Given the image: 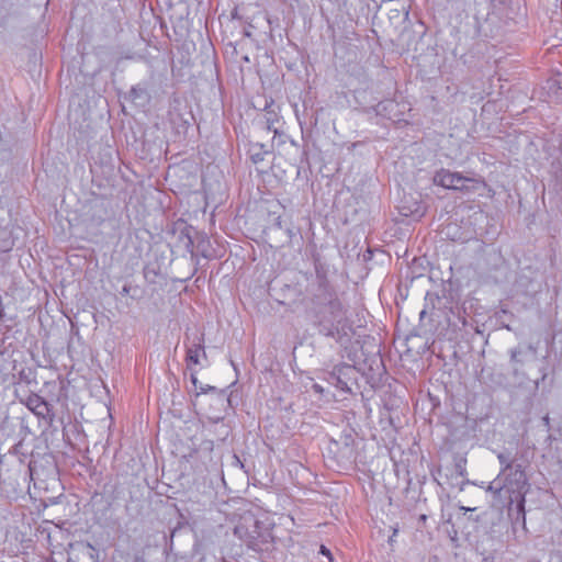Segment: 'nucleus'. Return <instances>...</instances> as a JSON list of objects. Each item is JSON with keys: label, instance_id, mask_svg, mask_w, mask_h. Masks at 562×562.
Listing matches in <instances>:
<instances>
[{"label": "nucleus", "instance_id": "1", "mask_svg": "<svg viewBox=\"0 0 562 562\" xmlns=\"http://www.w3.org/2000/svg\"><path fill=\"white\" fill-rule=\"evenodd\" d=\"M302 291V304L313 318L318 334L333 338L341 346L351 340L352 325L347 310L330 281H306Z\"/></svg>", "mask_w": 562, "mask_h": 562}, {"label": "nucleus", "instance_id": "2", "mask_svg": "<svg viewBox=\"0 0 562 562\" xmlns=\"http://www.w3.org/2000/svg\"><path fill=\"white\" fill-rule=\"evenodd\" d=\"M234 535L244 542L248 549L257 552L267 551L272 541L270 530L265 527L251 513L240 516L234 527Z\"/></svg>", "mask_w": 562, "mask_h": 562}, {"label": "nucleus", "instance_id": "3", "mask_svg": "<svg viewBox=\"0 0 562 562\" xmlns=\"http://www.w3.org/2000/svg\"><path fill=\"white\" fill-rule=\"evenodd\" d=\"M506 492L510 502L517 503V508L525 515L526 494L528 492V479L521 464L517 463L514 469L502 474Z\"/></svg>", "mask_w": 562, "mask_h": 562}, {"label": "nucleus", "instance_id": "4", "mask_svg": "<svg viewBox=\"0 0 562 562\" xmlns=\"http://www.w3.org/2000/svg\"><path fill=\"white\" fill-rule=\"evenodd\" d=\"M327 375L324 380L331 385L335 386H360L361 382L369 384V386H375L374 383H371L367 375L361 372L357 367L352 364L341 363L335 366L330 372L326 373Z\"/></svg>", "mask_w": 562, "mask_h": 562}, {"label": "nucleus", "instance_id": "5", "mask_svg": "<svg viewBox=\"0 0 562 562\" xmlns=\"http://www.w3.org/2000/svg\"><path fill=\"white\" fill-rule=\"evenodd\" d=\"M432 182L436 186L442 187L448 190L471 192L476 188L469 183H480L481 181L464 177L462 173L457 171H450L449 169L441 168L434 175Z\"/></svg>", "mask_w": 562, "mask_h": 562}, {"label": "nucleus", "instance_id": "6", "mask_svg": "<svg viewBox=\"0 0 562 562\" xmlns=\"http://www.w3.org/2000/svg\"><path fill=\"white\" fill-rule=\"evenodd\" d=\"M404 104L398 103L394 99H385L374 105L373 110L378 116L393 122H400L404 120Z\"/></svg>", "mask_w": 562, "mask_h": 562}, {"label": "nucleus", "instance_id": "7", "mask_svg": "<svg viewBox=\"0 0 562 562\" xmlns=\"http://www.w3.org/2000/svg\"><path fill=\"white\" fill-rule=\"evenodd\" d=\"M510 363L515 373H517L529 360H535L537 347L532 344L518 345L509 350Z\"/></svg>", "mask_w": 562, "mask_h": 562}, {"label": "nucleus", "instance_id": "8", "mask_svg": "<svg viewBox=\"0 0 562 562\" xmlns=\"http://www.w3.org/2000/svg\"><path fill=\"white\" fill-rule=\"evenodd\" d=\"M68 562H98V551L88 542L70 544Z\"/></svg>", "mask_w": 562, "mask_h": 562}, {"label": "nucleus", "instance_id": "9", "mask_svg": "<svg viewBox=\"0 0 562 562\" xmlns=\"http://www.w3.org/2000/svg\"><path fill=\"white\" fill-rule=\"evenodd\" d=\"M201 358H206L203 334L194 335L189 345H187L186 361L188 368L192 369V366L199 364Z\"/></svg>", "mask_w": 562, "mask_h": 562}, {"label": "nucleus", "instance_id": "10", "mask_svg": "<svg viewBox=\"0 0 562 562\" xmlns=\"http://www.w3.org/2000/svg\"><path fill=\"white\" fill-rule=\"evenodd\" d=\"M247 155L251 162L257 166V170L259 172H266L269 167L268 164L265 165L267 157L272 155V151L267 148L265 144L261 143H250L247 149Z\"/></svg>", "mask_w": 562, "mask_h": 562}, {"label": "nucleus", "instance_id": "11", "mask_svg": "<svg viewBox=\"0 0 562 562\" xmlns=\"http://www.w3.org/2000/svg\"><path fill=\"white\" fill-rule=\"evenodd\" d=\"M26 406L34 414L44 418L54 415L52 402L35 393L27 396Z\"/></svg>", "mask_w": 562, "mask_h": 562}, {"label": "nucleus", "instance_id": "12", "mask_svg": "<svg viewBox=\"0 0 562 562\" xmlns=\"http://www.w3.org/2000/svg\"><path fill=\"white\" fill-rule=\"evenodd\" d=\"M149 87L150 82L147 80L138 82L131 88L128 92V99L137 106H147L151 101Z\"/></svg>", "mask_w": 562, "mask_h": 562}, {"label": "nucleus", "instance_id": "13", "mask_svg": "<svg viewBox=\"0 0 562 562\" xmlns=\"http://www.w3.org/2000/svg\"><path fill=\"white\" fill-rule=\"evenodd\" d=\"M312 261L314 266V274L313 273H305V280L306 281H329L328 280V273H329V265L323 259L319 252L313 251L312 252Z\"/></svg>", "mask_w": 562, "mask_h": 562}, {"label": "nucleus", "instance_id": "14", "mask_svg": "<svg viewBox=\"0 0 562 562\" xmlns=\"http://www.w3.org/2000/svg\"><path fill=\"white\" fill-rule=\"evenodd\" d=\"M193 115L191 112L182 114L180 112H170V124L175 133L179 136H186L189 128L191 127V121Z\"/></svg>", "mask_w": 562, "mask_h": 562}, {"label": "nucleus", "instance_id": "15", "mask_svg": "<svg viewBox=\"0 0 562 562\" xmlns=\"http://www.w3.org/2000/svg\"><path fill=\"white\" fill-rule=\"evenodd\" d=\"M194 232L195 228L191 225H186L180 229L178 239L182 244L186 251L191 255L194 254Z\"/></svg>", "mask_w": 562, "mask_h": 562}, {"label": "nucleus", "instance_id": "16", "mask_svg": "<svg viewBox=\"0 0 562 562\" xmlns=\"http://www.w3.org/2000/svg\"><path fill=\"white\" fill-rule=\"evenodd\" d=\"M15 240L7 228H0V252H9L14 247Z\"/></svg>", "mask_w": 562, "mask_h": 562}, {"label": "nucleus", "instance_id": "17", "mask_svg": "<svg viewBox=\"0 0 562 562\" xmlns=\"http://www.w3.org/2000/svg\"><path fill=\"white\" fill-rule=\"evenodd\" d=\"M497 459L502 465L499 474L506 473L507 471L515 468L517 463H515L509 452H499L497 454Z\"/></svg>", "mask_w": 562, "mask_h": 562}, {"label": "nucleus", "instance_id": "18", "mask_svg": "<svg viewBox=\"0 0 562 562\" xmlns=\"http://www.w3.org/2000/svg\"><path fill=\"white\" fill-rule=\"evenodd\" d=\"M196 240V248L201 251V255L203 257H206V251H207V247H209V238L206 236V234L204 233H200L195 229L194 232V241Z\"/></svg>", "mask_w": 562, "mask_h": 562}, {"label": "nucleus", "instance_id": "19", "mask_svg": "<svg viewBox=\"0 0 562 562\" xmlns=\"http://www.w3.org/2000/svg\"><path fill=\"white\" fill-rule=\"evenodd\" d=\"M327 3L331 7L330 11L336 16L342 15L347 11L348 0H327Z\"/></svg>", "mask_w": 562, "mask_h": 562}, {"label": "nucleus", "instance_id": "20", "mask_svg": "<svg viewBox=\"0 0 562 562\" xmlns=\"http://www.w3.org/2000/svg\"><path fill=\"white\" fill-rule=\"evenodd\" d=\"M504 490L506 491L501 474H498V476L493 482H491L487 487V491L494 493L495 495H499Z\"/></svg>", "mask_w": 562, "mask_h": 562}, {"label": "nucleus", "instance_id": "21", "mask_svg": "<svg viewBox=\"0 0 562 562\" xmlns=\"http://www.w3.org/2000/svg\"><path fill=\"white\" fill-rule=\"evenodd\" d=\"M276 114L273 112H267V128L277 133V130L273 127L274 119L272 116Z\"/></svg>", "mask_w": 562, "mask_h": 562}, {"label": "nucleus", "instance_id": "22", "mask_svg": "<svg viewBox=\"0 0 562 562\" xmlns=\"http://www.w3.org/2000/svg\"><path fill=\"white\" fill-rule=\"evenodd\" d=\"M456 469H457V472L463 476L464 473H465V460H462L460 459L457 463H456Z\"/></svg>", "mask_w": 562, "mask_h": 562}, {"label": "nucleus", "instance_id": "23", "mask_svg": "<svg viewBox=\"0 0 562 562\" xmlns=\"http://www.w3.org/2000/svg\"><path fill=\"white\" fill-rule=\"evenodd\" d=\"M319 552L328 558V560H333L331 553L329 549H327L325 546H321Z\"/></svg>", "mask_w": 562, "mask_h": 562}, {"label": "nucleus", "instance_id": "24", "mask_svg": "<svg viewBox=\"0 0 562 562\" xmlns=\"http://www.w3.org/2000/svg\"><path fill=\"white\" fill-rule=\"evenodd\" d=\"M218 395L225 398L228 404H231L234 393L232 392L229 395H226V393L222 390Z\"/></svg>", "mask_w": 562, "mask_h": 562}, {"label": "nucleus", "instance_id": "25", "mask_svg": "<svg viewBox=\"0 0 562 562\" xmlns=\"http://www.w3.org/2000/svg\"><path fill=\"white\" fill-rule=\"evenodd\" d=\"M130 291H131V285L124 284L123 288H122V292L121 293L123 295H127L130 293Z\"/></svg>", "mask_w": 562, "mask_h": 562}, {"label": "nucleus", "instance_id": "26", "mask_svg": "<svg viewBox=\"0 0 562 562\" xmlns=\"http://www.w3.org/2000/svg\"><path fill=\"white\" fill-rule=\"evenodd\" d=\"M542 422H543V424H544V426H546L547 428H549V427H550V418H549V416H548V415H546V416L542 418Z\"/></svg>", "mask_w": 562, "mask_h": 562}, {"label": "nucleus", "instance_id": "27", "mask_svg": "<svg viewBox=\"0 0 562 562\" xmlns=\"http://www.w3.org/2000/svg\"><path fill=\"white\" fill-rule=\"evenodd\" d=\"M460 510H462L463 513H468V512H473V510H475V508L465 507V506H460Z\"/></svg>", "mask_w": 562, "mask_h": 562}, {"label": "nucleus", "instance_id": "28", "mask_svg": "<svg viewBox=\"0 0 562 562\" xmlns=\"http://www.w3.org/2000/svg\"><path fill=\"white\" fill-rule=\"evenodd\" d=\"M191 381H192L193 385L196 386L198 380L193 373L191 374Z\"/></svg>", "mask_w": 562, "mask_h": 562}, {"label": "nucleus", "instance_id": "29", "mask_svg": "<svg viewBox=\"0 0 562 562\" xmlns=\"http://www.w3.org/2000/svg\"><path fill=\"white\" fill-rule=\"evenodd\" d=\"M530 382H533L535 383V386H539V380L538 379H535V380H529Z\"/></svg>", "mask_w": 562, "mask_h": 562}, {"label": "nucleus", "instance_id": "30", "mask_svg": "<svg viewBox=\"0 0 562 562\" xmlns=\"http://www.w3.org/2000/svg\"><path fill=\"white\" fill-rule=\"evenodd\" d=\"M201 390H202L201 393H206L207 391H213L214 389L207 387V389H201Z\"/></svg>", "mask_w": 562, "mask_h": 562}, {"label": "nucleus", "instance_id": "31", "mask_svg": "<svg viewBox=\"0 0 562 562\" xmlns=\"http://www.w3.org/2000/svg\"><path fill=\"white\" fill-rule=\"evenodd\" d=\"M236 385H237V381H234V382H232L228 386H229V387H233V386H236Z\"/></svg>", "mask_w": 562, "mask_h": 562}, {"label": "nucleus", "instance_id": "32", "mask_svg": "<svg viewBox=\"0 0 562 562\" xmlns=\"http://www.w3.org/2000/svg\"><path fill=\"white\" fill-rule=\"evenodd\" d=\"M318 393H323L325 389L323 387H319V389H315Z\"/></svg>", "mask_w": 562, "mask_h": 562}, {"label": "nucleus", "instance_id": "33", "mask_svg": "<svg viewBox=\"0 0 562 562\" xmlns=\"http://www.w3.org/2000/svg\"><path fill=\"white\" fill-rule=\"evenodd\" d=\"M342 391H347V392H350L351 389L350 387H347V389H341Z\"/></svg>", "mask_w": 562, "mask_h": 562}]
</instances>
